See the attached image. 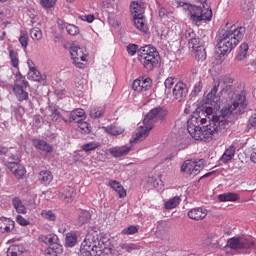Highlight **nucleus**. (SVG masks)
I'll list each match as a JSON object with an SVG mask.
<instances>
[{"label":"nucleus","mask_w":256,"mask_h":256,"mask_svg":"<svg viewBox=\"0 0 256 256\" xmlns=\"http://www.w3.org/2000/svg\"><path fill=\"white\" fill-rule=\"evenodd\" d=\"M106 133H108L109 135H122V133L125 132V129L119 128L117 126H107L105 129Z\"/></svg>","instance_id":"nucleus-41"},{"label":"nucleus","mask_w":256,"mask_h":256,"mask_svg":"<svg viewBox=\"0 0 256 256\" xmlns=\"http://www.w3.org/2000/svg\"><path fill=\"white\" fill-rule=\"evenodd\" d=\"M195 59L198 61H205L207 59V51L205 50V46H198L195 50Z\"/></svg>","instance_id":"nucleus-36"},{"label":"nucleus","mask_w":256,"mask_h":256,"mask_svg":"<svg viewBox=\"0 0 256 256\" xmlns=\"http://www.w3.org/2000/svg\"><path fill=\"white\" fill-rule=\"evenodd\" d=\"M202 46L203 43H201V39L197 36H195L190 42H188L189 49H193V51Z\"/></svg>","instance_id":"nucleus-44"},{"label":"nucleus","mask_w":256,"mask_h":256,"mask_svg":"<svg viewBox=\"0 0 256 256\" xmlns=\"http://www.w3.org/2000/svg\"><path fill=\"white\" fill-rule=\"evenodd\" d=\"M41 215L43 219H46L47 221H55L57 219V215H55L51 210H44Z\"/></svg>","instance_id":"nucleus-49"},{"label":"nucleus","mask_w":256,"mask_h":256,"mask_svg":"<svg viewBox=\"0 0 256 256\" xmlns=\"http://www.w3.org/2000/svg\"><path fill=\"white\" fill-rule=\"evenodd\" d=\"M15 77L16 79L14 80V85H27V83H29L25 76L21 75L20 71L16 72Z\"/></svg>","instance_id":"nucleus-47"},{"label":"nucleus","mask_w":256,"mask_h":256,"mask_svg":"<svg viewBox=\"0 0 256 256\" xmlns=\"http://www.w3.org/2000/svg\"><path fill=\"white\" fill-rule=\"evenodd\" d=\"M110 187L118 193L120 199H123L124 197H127V191H125V188H123V185L121 183L117 182L116 180L110 181Z\"/></svg>","instance_id":"nucleus-24"},{"label":"nucleus","mask_w":256,"mask_h":256,"mask_svg":"<svg viewBox=\"0 0 256 256\" xmlns=\"http://www.w3.org/2000/svg\"><path fill=\"white\" fill-rule=\"evenodd\" d=\"M1 161L3 165H5L11 173H13L16 169H18L21 165V157L19 154H11L7 157H2Z\"/></svg>","instance_id":"nucleus-10"},{"label":"nucleus","mask_w":256,"mask_h":256,"mask_svg":"<svg viewBox=\"0 0 256 256\" xmlns=\"http://www.w3.org/2000/svg\"><path fill=\"white\" fill-rule=\"evenodd\" d=\"M95 235V247L96 251L98 253H111L113 250H115V246L111 244V240L105 236L104 233L96 234Z\"/></svg>","instance_id":"nucleus-7"},{"label":"nucleus","mask_w":256,"mask_h":256,"mask_svg":"<svg viewBox=\"0 0 256 256\" xmlns=\"http://www.w3.org/2000/svg\"><path fill=\"white\" fill-rule=\"evenodd\" d=\"M233 157H235V146H230L224 152V154L220 158V161H222V163H229V161H231V159H233Z\"/></svg>","instance_id":"nucleus-29"},{"label":"nucleus","mask_w":256,"mask_h":256,"mask_svg":"<svg viewBox=\"0 0 256 256\" xmlns=\"http://www.w3.org/2000/svg\"><path fill=\"white\" fill-rule=\"evenodd\" d=\"M127 52H128V55H130L131 57H133V55H135L136 53L139 55V45L137 44H129L127 46Z\"/></svg>","instance_id":"nucleus-51"},{"label":"nucleus","mask_w":256,"mask_h":256,"mask_svg":"<svg viewBox=\"0 0 256 256\" xmlns=\"http://www.w3.org/2000/svg\"><path fill=\"white\" fill-rule=\"evenodd\" d=\"M78 127L81 131V133H85L86 135H89L91 133V124L85 121L78 122Z\"/></svg>","instance_id":"nucleus-45"},{"label":"nucleus","mask_w":256,"mask_h":256,"mask_svg":"<svg viewBox=\"0 0 256 256\" xmlns=\"http://www.w3.org/2000/svg\"><path fill=\"white\" fill-rule=\"evenodd\" d=\"M151 85H153V81L151 80V78L140 77L134 80L132 88L134 89V91H138V93H141V91H149Z\"/></svg>","instance_id":"nucleus-12"},{"label":"nucleus","mask_w":256,"mask_h":256,"mask_svg":"<svg viewBox=\"0 0 256 256\" xmlns=\"http://www.w3.org/2000/svg\"><path fill=\"white\" fill-rule=\"evenodd\" d=\"M12 204L17 213H20L22 215H25V213H27V208L25 207V205H23V201L20 200L19 197H14L12 199Z\"/></svg>","instance_id":"nucleus-25"},{"label":"nucleus","mask_w":256,"mask_h":256,"mask_svg":"<svg viewBox=\"0 0 256 256\" xmlns=\"http://www.w3.org/2000/svg\"><path fill=\"white\" fill-rule=\"evenodd\" d=\"M66 31L69 35L75 37V35H79V27L73 24H67Z\"/></svg>","instance_id":"nucleus-52"},{"label":"nucleus","mask_w":256,"mask_h":256,"mask_svg":"<svg viewBox=\"0 0 256 256\" xmlns=\"http://www.w3.org/2000/svg\"><path fill=\"white\" fill-rule=\"evenodd\" d=\"M221 85V82H214L213 84V88L211 89V91L208 93L206 99V103H209L210 105H213V103H215L217 101V92L219 91V87Z\"/></svg>","instance_id":"nucleus-20"},{"label":"nucleus","mask_w":256,"mask_h":256,"mask_svg":"<svg viewBox=\"0 0 256 256\" xmlns=\"http://www.w3.org/2000/svg\"><path fill=\"white\" fill-rule=\"evenodd\" d=\"M188 217L194 221H201L207 217V210L203 208H193L188 212Z\"/></svg>","instance_id":"nucleus-16"},{"label":"nucleus","mask_w":256,"mask_h":256,"mask_svg":"<svg viewBox=\"0 0 256 256\" xmlns=\"http://www.w3.org/2000/svg\"><path fill=\"white\" fill-rule=\"evenodd\" d=\"M130 10H131L133 19L145 17L144 16L145 10L137 2L131 3Z\"/></svg>","instance_id":"nucleus-21"},{"label":"nucleus","mask_w":256,"mask_h":256,"mask_svg":"<svg viewBox=\"0 0 256 256\" xmlns=\"http://www.w3.org/2000/svg\"><path fill=\"white\" fill-rule=\"evenodd\" d=\"M28 87L29 83L13 85V92L15 94L16 99H18L20 103H23V101H29V92H27Z\"/></svg>","instance_id":"nucleus-11"},{"label":"nucleus","mask_w":256,"mask_h":256,"mask_svg":"<svg viewBox=\"0 0 256 256\" xmlns=\"http://www.w3.org/2000/svg\"><path fill=\"white\" fill-rule=\"evenodd\" d=\"M175 83H177V78L174 76L168 77L165 80L164 85L166 87V90H165L166 95H171V89L173 88Z\"/></svg>","instance_id":"nucleus-38"},{"label":"nucleus","mask_w":256,"mask_h":256,"mask_svg":"<svg viewBox=\"0 0 256 256\" xmlns=\"http://www.w3.org/2000/svg\"><path fill=\"white\" fill-rule=\"evenodd\" d=\"M188 94L189 88L187 87V84H185L183 81H178L172 90V95L174 99L179 102L185 101Z\"/></svg>","instance_id":"nucleus-9"},{"label":"nucleus","mask_w":256,"mask_h":256,"mask_svg":"<svg viewBox=\"0 0 256 256\" xmlns=\"http://www.w3.org/2000/svg\"><path fill=\"white\" fill-rule=\"evenodd\" d=\"M85 119V110L77 108L70 113L69 123H81Z\"/></svg>","instance_id":"nucleus-17"},{"label":"nucleus","mask_w":256,"mask_h":256,"mask_svg":"<svg viewBox=\"0 0 256 256\" xmlns=\"http://www.w3.org/2000/svg\"><path fill=\"white\" fill-rule=\"evenodd\" d=\"M91 221V213L87 210H83L80 212L78 216V225L81 227L82 225H85V223Z\"/></svg>","instance_id":"nucleus-34"},{"label":"nucleus","mask_w":256,"mask_h":256,"mask_svg":"<svg viewBox=\"0 0 256 256\" xmlns=\"http://www.w3.org/2000/svg\"><path fill=\"white\" fill-rule=\"evenodd\" d=\"M184 9L188 11L190 15V20L195 25H199L201 21H211L213 19V11L209 8L203 10V7L192 5V4H185Z\"/></svg>","instance_id":"nucleus-5"},{"label":"nucleus","mask_w":256,"mask_h":256,"mask_svg":"<svg viewBox=\"0 0 256 256\" xmlns=\"http://www.w3.org/2000/svg\"><path fill=\"white\" fill-rule=\"evenodd\" d=\"M57 25H58V28L60 29V31L67 29V23H65V21H63L60 18L57 19Z\"/></svg>","instance_id":"nucleus-63"},{"label":"nucleus","mask_w":256,"mask_h":256,"mask_svg":"<svg viewBox=\"0 0 256 256\" xmlns=\"http://www.w3.org/2000/svg\"><path fill=\"white\" fill-rule=\"evenodd\" d=\"M34 125H36L37 127H41V122L43 121V117H41V115H36L34 116Z\"/></svg>","instance_id":"nucleus-64"},{"label":"nucleus","mask_w":256,"mask_h":256,"mask_svg":"<svg viewBox=\"0 0 256 256\" xmlns=\"http://www.w3.org/2000/svg\"><path fill=\"white\" fill-rule=\"evenodd\" d=\"M70 55L73 59V63H77V61H86L87 58L85 57V54H83V48H80L79 46H72L70 48Z\"/></svg>","instance_id":"nucleus-18"},{"label":"nucleus","mask_w":256,"mask_h":256,"mask_svg":"<svg viewBox=\"0 0 256 256\" xmlns=\"http://www.w3.org/2000/svg\"><path fill=\"white\" fill-rule=\"evenodd\" d=\"M95 233H88L81 243L80 246V256H94L99 253L97 246H95Z\"/></svg>","instance_id":"nucleus-6"},{"label":"nucleus","mask_w":256,"mask_h":256,"mask_svg":"<svg viewBox=\"0 0 256 256\" xmlns=\"http://www.w3.org/2000/svg\"><path fill=\"white\" fill-rule=\"evenodd\" d=\"M57 0H40V5L43 9H51L55 7Z\"/></svg>","instance_id":"nucleus-50"},{"label":"nucleus","mask_w":256,"mask_h":256,"mask_svg":"<svg viewBox=\"0 0 256 256\" xmlns=\"http://www.w3.org/2000/svg\"><path fill=\"white\" fill-rule=\"evenodd\" d=\"M251 129H256V115L249 118L245 131L249 133Z\"/></svg>","instance_id":"nucleus-53"},{"label":"nucleus","mask_w":256,"mask_h":256,"mask_svg":"<svg viewBox=\"0 0 256 256\" xmlns=\"http://www.w3.org/2000/svg\"><path fill=\"white\" fill-rule=\"evenodd\" d=\"M97 147H99L98 143L95 142H91V143H87L84 144L82 146L83 151H85L86 153H89V151H95V149H97Z\"/></svg>","instance_id":"nucleus-54"},{"label":"nucleus","mask_w":256,"mask_h":256,"mask_svg":"<svg viewBox=\"0 0 256 256\" xmlns=\"http://www.w3.org/2000/svg\"><path fill=\"white\" fill-rule=\"evenodd\" d=\"M57 239L59 238L55 234L39 236V241L45 243L46 245H50V247H53V245H59V243H57Z\"/></svg>","instance_id":"nucleus-22"},{"label":"nucleus","mask_w":256,"mask_h":256,"mask_svg":"<svg viewBox=\"0 0 256 256\" xmlns=\"http://www.w3.org/2000/svg\"><path fill=\"white\" fill-rule=\"evenodd\" d=\"M181 203V197L175 196L171 199H169L165 204L164 207L165 209H175Z\"/></svg>","instance_id":"nucleus-39"},{"label":"nucleus","mask_w":256,"mask_h":256,"mask_svg":"<svg viewBox=\"0 0 256 256\" xmlns=\"http://www.w3.org/2000/svg\"><path fill=\"white\" fill-rule=\"evenodd\" d=\"M244 36L245 27L233 28V26H231L230 30L220 29L216 36L217 47L220 51V55H227V53H231V51L239 45V41L243 40Z\"/></svg>","instance_id":"nucleus-2"},{"label":"nucleus","mask_w":256,"mask_h":256,"mask_svg":"<svg viewBox=\"0 0 256 256\" xmlns=\"http://www.w3.org/2000/svg\"><path fill=\"white\" fill-rule=\"evenodd\" d=\"M63 253V246L61 244H53L46 250V256H58Z\"/></svg>","instance_id":"nucleus-27"},{"label":"nucleus","mask_w":256,"mask_h":256,"mask_svg":"<svg viewBox=\"0 0 256 256\" xmlns=\"http://www.w3.org/2000/svg\"><path fill=\"white\" fill-rule=\"evenodd\" d=\"M185 39H187L188 43L193 40L195 37H197V34H195V31L191 28L187 29L184 33Z\"/></svg>","instance_id":"nucleus-58"},{"label":"nucleus","mask_w":256,"mask_h":256,"mask_svg":"<svg viewBox=\"0 0 256 256\" xmlns=\"http://www.w3.org/2000/svg\"><path fill=\"white\" fill-rule=\"evenodd\" d=\"M220 95H226L229 99H233V101H235V88L233 85L227 84L222 87Z\"/></svg>","instance_id":"nucleus-28"},{"label":"nucleus","mask_w":256,"mask_h":256,"mask_svg":"<svg viewBox=\"0 0 256 256\" xmlns=\"http://www.w3.org/2000/svg\"><path fill=\"white\" fill-rule=\"evenodd\" d=\"M218 83H223V85H233V78L229 77V76H224L222 77Z\"/></svg>","instance_id":"nucleus-62"},{"label":"nucleus","mask_w":256,"mask_h":256,"mask_svg":"<svg viewBox=\"0 0 256 256\" xmlns=\"http://www.w3.org/2000/svg\"><path fill=\"white\" fill-rule=\"evenodd\" d=\"M49 109L51 111V119L54 122L59 121L60 119H62V121H64L65 123H68V120L63 118V115H61V112L59 111V106L54 105V106H49Z\"/></svg>","instance_id":"nucleus-23"},{"label":"nucleus","mask_w":256,"mask_h":256,"mask_svg":"<svg viewBox=\"0 0 256 256\" xmlns=\"http://www.w3.org/2000/svg\"><path fill=\"white\" fill-rule=\"evenodd\" d=\"M249 51V44L243 43L240 45L239 52L236 55L237 61H243L247 58V52Z\"/></svg>","instance_id":"nucleus-32"},{"label":"nucleus","mask_w":256,"mask_h":256,"mask_svg":"<svg viewBox=\"0 0 256 256\" xmlns=\"http://www.w3.org/2000/svg\"><path fill=\"white\" fill-rule=\"evenodd\" d=\"M30 37L33 41H41L43 39V32L39 28H32L30 30Z\"/></svg>","instance_id":"nucleus-42"},{"label":"nucleus","mask_w":256,"mask_h":256,"mask_svg":"<svg viewBox=\"0 0 256 256\" xmlns=\"http://www.w3.org/2000/svg\"><path fill=\"white\" fill-rule=\"evenodd\" d=\"M19 249H20L19 245H11L8 248L7 255H9V256H18L17 251H19Z\"/></svg>","instance_id":"nucleus-59"},{"label":"nucleus","mask_w":256,"mask_h":256,"mask_svg":"<svg viewBox=\"0 0 256 256\" xmlns=\"http://www.w3.org/2000/svg\"><path fill=\"white\" fill-rule=\"evenodd\" d=\"M243 94H236L232 104L223 108L220 115L207 114L201 107L196 108L187 122V131L195 141L209 143L227 133V117H237L245 111L247 104Z\"/></svg>","instance_id":"nucleus-1"},{"label":"nucleus","mask_w":256,"mask_h":256,"mask_svg":"<svg viewBox=\"0 0 256 256\" xmlns=\"http://www.w3.org/2000/svg\"><path fill=\"white\" fill-rule=\"evenodd\" d=\"M139 233V228L135 225L128 226L121 231V235H135Z\"/></svg>","instance_id":"nucleus-46"},{"label":"nucleus","mask_w":256,"mask_h":256,"mask_svg":"<svg viewBox=\"0 0 256 256\" xmlns=\"http://www.w3.org/2000/svg\"><path fill=\"white\" fill-rule=\"evenodd\" d=\"M138 61L147 73H151V71L159 67L161 56L159 55L157 48L152 45H146L138 50Z\"/></svg>","instance_id":"nucleus-4"},{"label":"nucleus","mask_w":256,"mask_h":256,"mask_svg":"<svg viewBox=\"0 0 256 256\" xmlns=\"http://www.w3.org/2000/svg\"><path fill=\"white\" fill-rule=\"evenodd\" d=\"M15 229V221L1 217L0 218V233H11Z\"/></svg>","instance_id":"nucleus-14"},{"label":"nucleus","mask_w":256,"mask_h":256,"mask_svg":"<svg viewBox=\"0 0 256 256\" xmlns=\"http://www.w3.org/2000/svg\"><path fill=\"white\" fill-rule=\"evenodd\" d=\"M130 151L131 146H116L109 149L110 155L116 158L125 157L126 155H129Z\"/></svg>","instance_id":"nucleus-15"},{"label":"nucleus","mask_w":256,"mask_h":256,"mask_svg":"<svg viewBox=\"0 0 256 256\" xmlns=\"http://www.w3.org/2000/svg\"><path fill=\"white\" fill-rule=\"evenodd\" d=\"M16 221L19 225H21L22 227H27V225H29V221L27 219H25L23 216L18 215L16 217Z\"/></svg>","instance_id":"nucleus-61"},{"label":"nucleus","mask_w":256,"mask_h":256,"mask_svg":"<svg viewBox=\"0 0 256 256\" xmlns=\"http://www.w3.org/2000/svg\"><path fill=\"white\" fill-rule=\"evenodd\" d=\"M38 181H40L41 185L47 186L53 181V174L49 170H42L38 174Z\"/></svg>","instance_id":"nucleus-19"},{"label":"nucleus","mask_w":256,"mask_h":256,"mask_svg":"<svg viewBox=\"0 0 256 256\" xmlns=\"http://www.w3.org/2000/svg\"><path fill=\"white\" fill-rule=\"evenodd\" d=\"M105 115V106L93 107L90 109V117L92 119H99Z\"/></svg>","instance_id":"nucleus-30"},{"label":"nucleus","mask_w":256,"mask_h":256,"mask_svg":"<svg viewBox=\"0 0 256 256\" xmlns=\"http://www.w3.org/2000/svg\"><path fill=\"white\" fill-rule=\"evenodd\" d=\"M227 246L235 251L239 249H256V244L253 241L247 239H240L238 237L230 238L227 242Z\"/></svg>","instance_id":"nucleus-8"},{"label":"nucleus","mask_w":256,"mask_h":256,"mask_svg":"<svg viewBox=\"0 0 256 256\" xmlns=\"http://www.w3.org/2000/svg\"><path fill=\"white\" fill-rule=\"evenodd\" d=\"M28 79H31V81H37L38 83L45 81V78L41 76V72H39L37 68H31V70H29Z\"/></svg>","instance_id":"nucleus-31"},{"label":"nucleus","mask_w":256,"mask_h":256,"mask_svg":"<svg viewBox=\"0 0 256 256\" xmlns=\"http://www.w3.org/2000/svg\"><path fill=\"white\" fill-rule=\"evenodd\" d=\"M63 195L67 201H70L71 199H75V195H77V193L75 192L74 187L67 186L63 192Z\"/></svg>","instance_id":"nucleus-43"},{"label":"nucleus","mask_w":256,"mask_h":256,"mask_svg":"<svg viewBox=\"0 0 256 256\" xmlns=\"http://www.w3.org/2000/svg\"><path fill=\"white\" fill-rule=\"evenodd\" d=\"M65 245L66 247H75L77 245V234L74 233H67L65 238Z\"/></svg>","instance_id":"nucleus-37"},{"label":"nucleus","mask_w":256,"mask_h":256,"mask_svg":"<svg viewBox=\"0 0 256 256\" xmlns=\"http://www.w3.org/2000/svg\"><path fill=\"white\" fill-rule=\"evenodd\" d=\"M32 145L38 151H43L44 153H53V145L43 139H32Z\"/></svg>","instance_id":"nucleus-13"},{"label":"nucleus","mask_w":256,"mask_h":256,"mask_svg":"<svg viewBox=\"0 0 256 256\" xmlns=\"http://www.w3.org/2000/svg\"><path fill=\"white\" fill-rule=\"evenodd\" d=\"M202 90H203V82H201L200 80L194 85V89L192 90V95H194V97H197V95H199V93H201Z\"/></svg>","instance_id":"nucleus-56"},{"label":"nucleus","mask_w":256,"mask_h":256,"mask_svg":"<svg viewBox=\"0 0 256 256\" xmlns=\"http://www.w3.org/2000/svg\"><path fill=\"white\" fill-rule=\"evenodd\" d=\"M12 173L14 174V177H16V179H23V177H25V173H27V170H25V167L20 164L18 168Z\"/></svg>","instance_id":"nucleus-48"},{"label":"nucleus","mask_w":256,"mask_h":256,"mask_svg":"<svg viewBox=\"0 0 256 256\" xmlns=\"http://www.w3.org/2000/svg\"><path fill=\"white\" fill-rule=\"evenodd\" d=\"M120 247L124 251H127V253H131L132 251H135V249H137V245L129 243H122L120 244Z\"/></svg>","instance_id":"nucleus-55"},{"label":"nucleus","mask_w":256,"mask_h":256,"mask_svg":"<svg viewBox=\"0 0 256 256\" xmlns=\"http://www.w3.org/2000/svg\"><path fill=\"white\" fill-rule=\"evenodd\" d=\"M133 23L139 31H142V33H147V24H145V17L133 18Z\"/></svg>","instance_id":"nucleus-35"},{"label":"nucleus","mask_w":256,"mask_h":256,"mask_svg":"<svg viewBox=\"0 0 256 256\" xmlns=\"http://www.w3.org/2000/svg\"><path fill=\"white\" fill-rule=\"evenodd\" d=\"M239 199V194L237 193H223L218 195V201L225 203L227 201H237Z\"/></svg>","instance_id":"nucleus-26"},{"label":"nucleus","mask_w":256,"mask_h":256,"mask_svg":"<svg viewBox=\"0 0 256 256\" xmlns=\"http://www.w3.org/2000/svg\"><path fill=\"white\" fill-rule=\"evenodd\" d=\"M19 43L23 49H27V46L29 45V35L24 34L19 37Z\"/></svg>","instance_id":"nucleus-57"},{"label":"nucleus","mask_w":256,"mask_h":256,"mask_svg":"<svg viewBox=\"0 0 256 256\" xmlns=\"http://www.w3.org/2000/svg\"><path fill=\"white\" fill-rule=\"evenodd\" d=\"M169 115V111L165 109V107L157 106L151 109L143 119V125L139 126L138 132L134 137V141H143V139L149 137V131L153 129V125L155 123L163 122L167 119Z\"/></svg>","instance_id":"nucleus-3"},{"label":"nucleus","mask_w":256,"mask_h":256,"mask_svg":"<svg viewBox=\"0 0 256 256\" xmlns=\"http://www.w3.org/2000/svg\"><path fill=\"white\" fill-rule=\"evenodd\" d=\"M9 57L12 67L19 69V53H17L15 50H9Z\"/></svg>","instance_id":"nucleus-40"},{"label":"nucleus","mask_w":256,"mask_h":256,"mask_svg":"<svg viewBox=\"0 0 256 256\" xmlns=\"http://www.w3.org/2000/svg\"><path fill=\"white\" fill-rule=\"evenodd\" d=\"M194 168H195V162L193 160H186L181 166V172L189 173L190 175H193Z\"/></svg>","instance_id":"nucleus-33"},{"label":"nucleus","mask_w":256,"mask_h":256,"mask_svg":"<svg viewBox=\"0 0 256 256\" xmlns=\"http://www.w3.org/2000/svg\"><path fill=\"white\" fill-rule=\"evenodd\" d=\"M9 155H12L9 153V148L5 146H0V161L2 157H6V159H9Z\"/></svg>","instance_id":"nucleus-60"}]
</instances>
